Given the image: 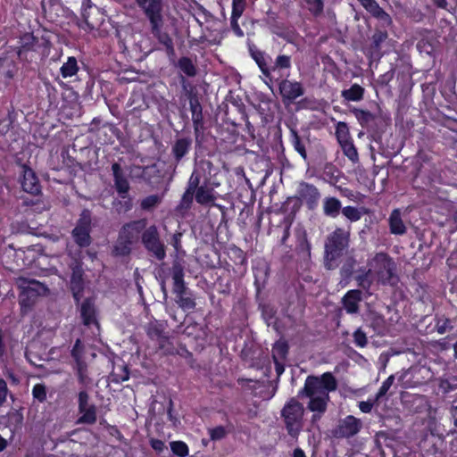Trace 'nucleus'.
Listing matches in <instances>:
<instances>
[{
  "mask_svg": "<svg viewBox=\"0 0 457 457\" xmlns=\"http://www.w3.org/2000/svg\"><path fill=\"white\" fill-rule=\"evenodd\" d=\"M390 231L395 235H403L406 232V227L403 223L401 212L398 209L392 212L389 217Z\"/></svg>",
  "mask_w": 457,
  "mask_h": 457,
  "instance_id": "nucleus-23",
  "label": "nucleus"
},
{
  "mask_svg": "<svg viewBox=\"0 0 457 457\" xmlns=\"http://www.w3.org/2000/svg\"><path fill=\"white\" fill-rule=\"evenodd\" d=\"M159 334H160V330H159L157 328H155V327H154V326H151V327L149 328V329H148V335H149L150 337H155V336H159Z\"/></svg>",
  "mask_w": 457,
  "mask_h": 457,
  "instance_id": "nucleus-61",
  "label": "nucleus"
},
{
  "mask_svg": "<svg viewBox=\"0 0 457 457\" xmlns=\"http://www.w3.org/2000/svg\"><path fill=\"white\" fill-rule=\"evenodd\" d=\"M226 101H227V104H232L235 108H236V111L241 114H245V104L242 101V99H240L239 97H234L233 96H229V97H227L226 98Z\"/></svg>",
  "mask_w": 457,
  "mask_h": 457,
  "instance_id": "nucleus-49",
  "label": "nucleus"
},
{
  "mask_svg": "<svg viewBox=\"0 0 457 457\" xmlns=\"http://www.w3.org/2000/svg\"><path fill=\"white\" fill-rule=\"evenodd\" d=\"M76 370H77V375H78V378H79V381L82 385L87 386V385H89L91 383V379L88 377L87 367L86 362H82V363L77 364L76 365Z\"/></svg>",
  "mask_w": 457,
  "mask_h": 457,
  "instance_id": "nucleus-38",
  "label": "nucleus"
},
{
  "mask_svg": "<svg viewBox=\"0 0 457 457\" xmlns=\"http://www.w3.org/2000/svg\"><path fill=\"white\" fill-rule=\"evenodd\" d=\"M279 93L284 100L290 102L303 95V88L301 83L292 82L287 78H283L277 82Z\"/></svg>",
  "mask_w": 457,
  "mask_h": 457,
  "instance_id": "nucleus-15",
  "label": "nucleus"
},
{
  "mask_svg": "<svg viewBox=\"0 0 457 457\" xmlns=\"http://www.w3.org/2000/svg\"><path fill=\"white\" fill-rule=\"evenodd\" d=\"M142 242L147 251L156 259L162 261L165 258V247L160 240L159 233L155 226H150L145 229L142 234Z\"/></svg>",
  "mask_w": 457,
  "mask_h": 457,
  "instance_id": "nucleus-8",
  "label": "nucleus"
},
{
  "mask_svg": "<svg viewBox=\"0 0 457 457\" xmlns=\"http://www.w3.org/2000/svg\"><path fill=\"white\" fill-rule=\"evenodd\" d=\"M184 272L180 265H174L172 269L173 291L176 295L185 293L186 287L183 280Z\"/></svg>",
  "mask_w": 457,
  "mask_h": 457,
  "instance_id": "nucleus-25",
  "label": "nucleus"
},
{
  "mask_svg": "<svg viewBox=\"0 0 457 457\" xmlns=\"http://www.w3.org/2000/svg\"><path fill=\"white\" fill-rule=\"evenodd\" d=\"M361 300L360 290H350L343 297V304L347 313L353 314L359 311V303Z\"/></svg>",
  "mask_w": 457,
  "mask_h": 457,
  "instance_id": "nucleus-20",
  "label": "nucleus"
},
{
  "mask_svg": "<svg viewBox=\"0 0 457 457\" xmlns=\"http://www.w3.org/2000/svg\"><path fill=\"white\" fill-rule=\"evenodd\" d=\"M450 328V321L448 320H445L444 321V324L442 325H437V332L439 334H444L447 331V329Z\"/></svg>",
  "mask_w": 457,
  "mask_h": 457,
  "instance_id": "nucleus-58",
  "label": "nucleus"
},
{
  "mask_svg": "<svg viewBox=\"0 0 457 457\" xmlns=\"http://www.w3.org/2000/svg\"><path fill=\"white\" fill-rule=\"evenodd\" d=\"M168 415H169L170 420L173 423V425L177 426V423L179 422V420L173 417V415L171 413V408L169 409Z\"/></svg>",
  "mask_w": 457,
  "mask_h": 457,
  "instance_id": "nucleus-64",
  "label": "nucleus"
},
{
  "mask_svg": "<svg viewBox=\"0 0 457 457\" xmlns=\"http://www.w3.org/2000/svg\"><path fill=\"white\" fill-rule=\"evenodd\" d=\"M37 43V38L32 33H25L21 37V45L17 52L19 57L21 56L22 53L33 51Z\"/></svg>",
  "mask_w": 457,
  "mask_h": 457,
  "instance_id": "nucleus-28",
  "label": "nucleus"
},
{
  "mask_svg": "<svg viewBox=\"0 0 457 457\" xmlns=\"http://www.w3.org/2000/svg\"><path fill=\"white\" fill-rule=\"evenodd\" d=\"M440 388L444 392H449L457 388V377L452 376L446 378H442L439 383Z\"/></svg>",
  "mask_w": 457,
  "mask_h": 457,
  "instance_id": "nucleus-42",
  "label": "nucleus"
},
{
  "mask_svg": "<svg viewBox=\"0 0 457 457\" xmlns=\"http://www.w3.org/2000/svg\"><path fill=\"white\" fill-rule=\"evenodd\" d=\"M368 266V270L355 278L363 289H369L374 282L389 283L394 277L395 263L386 253H377L369 261Z\"/></svg>",
  "mask_w": 457,
  "mask_h": 457,
  "instance_id": "nucleus-3",
  "label": "nucleus"
},
{
  "mask_svg": "<svg viewBox=\"0 0 457 457\" xmlns=\"http://www.w3.org/2000/svg\"><path fill=\"white\" fill-rule=\"evenodd\" d=\"M114 184L117 191L120 194H126L129 191V186L127 179L121 171L120 165L119 163H113L112 166Z\"/></svg>",
  "mask_w": 457,
  "mask_h": 457,
  "instance_id": "nucleus-22",
  "label": "nucleus"
},
{
  "mask_svg": "<svg viewBox=\"0 0 457 457\" xmlns=\"http://www.w3.org/2000/svg\"><path fill=\"white\" fill-rule=\"evenodd\" d=\"M342 97L346 101L357 102L363 98L364 88L359 84L352 85L348 89H344L341 93Z\"/></svg>",
  "mask_w": 457,
  "mask_h": 457,
  "instance_id": "nucleus-26",
  "label": "nucleus"
},
{
  "mask_svg": "<svg viewBox=\"0 0 457 457\" xmlns=\"http://www.w3.org/2000/svg\"><path fill=\"white\" fill-rule=\"evenodd\" d=\"M293 457H306V455L302 449L296 448L293 453Z\"/></svg>",
  "mask_w": 457,
  "mask_h": 457,
  "instance_id": "nucleus-62",
  "label": "nucleus"
},
{
  "mask_svg": "<svg viewBox=\"0 0 457 457\" xmlns=\"http://www.w3.org/2000/svg\"><path fill=\"white\" fill-rule=\"evenodd\" d=\"M361 6L375 19H377L380 25L384 28H388L392 25L391 16L379 6L376 0H358Z\"/></svg>",
  "mask_w": 457,
  "mask_h": 457,
  "instance_id": "nucleus-13",
  "label": "nucleus"
},
{
  "mask_svg": "<svg viewBox=\"0 0 457 457\" xmlns=\"http://www.w3.org/2000/svg\"><path fill=\"white\" fill-rule=\"evenodd\" d=\"M179 83L182 87L181 101H188L189 109L192 114H203L200 96L195 86H194L185 76L181 75Z\"/></svg>",
  "mask_w": 457,
  "mask_h": 457,
  "instance_id": "nucleus-9",
  "label": "nucleus"
},
{
  "mask_svg": "<svg viewBox=\"0 0 457 457\" xmlns=\"http://www.w3.org/2000/svg\"><path fill=\"white\" fill-rule=\"evenodd\" d=\"M32 394L35 398L43 402L46 396V387L41 384H37L33 387Z\"/></svg>",
  "mask_w": 457,
  "mask_h": 457,
  "instance_id": "nucleus-50",
  "label": "nucleus"
},
{
  "mask_svg": "<svg viewBox=\"0 0 457 457\" xmlns=\"http://www.w3.org/2000/svg\"><path fill=\"white\" fill-rule=\"evenodd\" d=\"M432 1L439 8L445 9L447 6L446 0H432Z\"/></svg>",
  "mask_w": 457,
  "mask_h": 457,
  "instance_id": "nucleus-60",
  "label": "nucleus"
},
{
  "mask_svg": "<svg viewBox=\"0 0 457 457\" xmlns=\"http://www.w3.org/2000/svg\"><path fill=\"white\" fill-rule=\"evenodd\" d=\"M176 66L187 77H195L197 73L196 66L187 56H182L178 60Z\"/></svg>",
  "mask_w": 457,
  "mask_h": 457,
  "instance_id": "nucleus-27",
  "label": "nucleus"
},
{
  "mask_svg": "<svg viewBox=\"0 0 457 457\" xmlns=\"http://www.w3.org/2000/svg\"><path fill=\"white\" fill-rule=\"evenodd\" d=\"M337 388V380L331 372L320 376H308L301 394L309 399L307 408L314 412L313 418H320L327 411L330 401L329 393Z\"/></svg>",
  "mask_w": 457,
  "mask_h": 457,
  "instance_id": "nucleus-1",
  "label": "nucleus"
},
{
  "mask_svg": "<svg viewBox=\"0 0 457 457\" xmlns=\"http://www.w3.org/2000/svg\"><path fill=\"white\" fill-rule=\"evenodd\" d=\"M375 402H376L375 399L373 401H371V400L361 401L359 403V408L362 412L369 413L371 411Z\"/></svg>",
  "mask_w": 457,
  "mask_h": 457,
  "instance_id": "nucleus-55",
  "label": "nucleus"
},
{
  "mask_svg": "<svg viewBox=\"0 0 457 457\" xmlns=\"http://www.w3.org/2000/svg\"><path fill=\"white\" fill-rule=\"evenodd\" d=\"M212 440H220L226 435V431L223 427H217L210 429L209 431Z\"/></svg>",
  "mask_w": 457,
  "mask_h": 457,
  "instance_id": "nucleus-52",
  "label": "nucleus"
},
{
  "mask_svg": "<svg viewBox=\"0 0 457 457\" xmlns=\"http://www.w3.org/2000/svg\"><path fill=\"white\" fill-rule=\"evenodd\" d=\"M7 392L8 389L6 382L0 378V404H2L6 400Z\"/></svg>",
  "mask_w": 457,
  "mask_h": 457,
  "instance_id": "nucleus-56",
  "label": "nucleus"
},
{
  "mask_svg": "<svg viewBox=\"0 0 457 457\" xmlns=\"http://www.w3.org/2000/svg\"><path fill=\"white\" fill-rule=\"evenodd\" d=\"M212 189L200 187L195 193V200L197 203L204 204L214 201Z\"/></svg>",
  "mask_w": 457,
  "mask_h": 457,
  "instance_id": "nucleus-33",
  "label": "nucleus"
},
{
  "mask_svg": "<svg viewBox=\"0 0 457 457\" xmlns=\"http://www.w3.org/2000/svg\"><path fill=\"white\" fill-rule=\"evenodd\" d=\"M80 417L79 418V423L83 424H93L96 420V410L95 405H90L86 408L79 409Z\"/></svg>",
  "mask_w": 457,
  "mask_h": 457,
  "instance_id": "nucleus-31",
  "label": "nucleus"
},
{
  "mask_svg": "<svg viewBox=\"0 0 457 457\" xmlns=\"http://www.w3.org/2000/svg\"><path fill=\"white\" fill-rule=\"evenodd\" d=\"M176 301L183 309H193L195 307V302L190 297L186 296L185 293L176 295Z\"/></svg>",
  "mask_w": 457,
  "mask_h": 457,
  "instance_id": "nucleus-47",
  "label": "nucleus"
},
{
  "mask_svg": "<svg viewBox=\"0 0 457 457\" xmlns=\"http://www.w3.org/2000/svg\"><path fill=\"white\" fill-rule=\"evenodd\" d=\"M341 202L336 197H326L323 201V212L325 215L336 218L340 212Z\"/></svg>",
  "mask_w": 457,
  "mask_h": 457,
  "instance_id": "nucleus-24",
  "label": "nucleus"
},
{
  "mask_svg": "<svg viewBox=\"0 0 457 457\" xmlns=\"http://www.w3.org/2000/svg\"><path fill=\"white\" fill-rule=\"evenodd\" d=\"M433 378L434 372L430 367L418 363L403 370L398 376V381L402 387L415 388L427 384Z\"/></svg>",
  "mask_w": 457,
  "mask_h": 457,
  "instance_id": "nucleus-6",
  "label": "nucleus"
},
{
  "mask_svg": "<svg viewBox=\"0 0 457 457\" xmlns=\"http://www.w3.org/2000/svg\"><path fill=\"white\" fill-rule=\"evenodd\" d=\"M162 202V196L159 195H152L146 196L141 201L140 206L143 210L149 211L157 206Z\"/></svg>",
  "mask_w": 457,
  "mask_h": 457,
  "instance_id": "nucleus-37",
  "label": "nucleus"
},
{
  "mask_svg": "<svg viewBox=\"0 0 457 457\" xmlns=\"http://www.w3.org/2000/svg\"><path fill=\"white\" fill-rule=\"evenodd\" d=\"M198 183H199L198 176L195 175V173H193L189 179L188 189L185 193L184 198H186L187 195H192V194H193L194 190L195 189V187H197Z\"/></svg>",
  "mask_w": 457,
  "mask_h": 457,
  "instance_id": "nucleus-51",
  "label": "nucleus"
},
{
  "mask_svg": "<svg viewBox=\"0 0 457 457\" xmlns=\"http://www.w3.org/2000/svg\"><path fill=\"white\" fill-rule=\"evenodd\" d=\"M298 250L303 259H309L311 257V244L307 240L305 233H303L299 240Z\"/></svg>",
  "mask_w": 457,
  "mask_h": 457,
  "instance_id": "nucleus-40",
  "label": "nucleus"
},
{
  "mask_svg": "<svg viewBox=\"0 0 457 457\" xmlns=\"http://www.w3.org/2000/svg\"><path fill=\"white\" fill-rule=\"evenodd\" d=\"M395 68L391 67V69L389 71L379 75L378 79L376 80L377 85L379 86L380 87H387L395 77Z\"/></svg>",
  "mask_w": 457,
  "mask_h": 457,
  "instance_id": "nucleus-39",
  "label": "nucleus"
},
{
  "mask_svg": "<svg viewBox=\"0 0 457 457\" xmlns=\"http://www.w3.org/2000/svg\"><path fill=\"white\" fill-rule=\"evenodd\" d=\"M90 214L87 211H84L77 226L72 231V237L75 242L81 247L87 246L90 244Z\"/></svg>",
  "mask_w": 457,
  "mask_h": 457,
  "instance_id": "nucleus-11",
  "label": "nucleus"
},
{
  "mask_svg": "<svg viewBox=\"0 0 457 457\" xmlns=\"http://www.w3.org/2000/svg\"><path fill=\"white\" fill-rule=\"evenodd\" d=\"M170 445L172 453L177 456L186 457L188 455V446L183 441H173Z\"/></svg>",
  "mask_w": 457,
  "mask_h": 457,
  "instance_id": "nucleus-36",
  "label": "nucleus"
},
{
  "mask_svg": "<svg viewBox=\"0 0 457 457\" xmlns=\"http://www.w3.org/2000/svg\"><path fill=\"white\" fill-rule=\"evenodd\" d=\"M342 212L351 221H357L361 217V212L353 206L344 207Z\"/></svg>",
  "mask_w": 457,
  "mask_h": 457,
  "instance_id": "nucleus-46",
  "label": "nucleus"
},
{
  "mask_svg": "<svg viewBox=\"0 0 457 457\" xmlns=\"http://www.w3.org/2000/svg\"><path fill=\"white\" fill-rule=\"evenodd\" d=\"M150 444L153 449L159 453L162 452L163 449L165 448L164 443L159 439H151Z\"/></svg>",
  "mask_w": 457,
  "mask_h": 457,
  "instance_id": "nucleus-57",
  "label": "nucleus"
},
{
  "mask_svg": "<svg viewBox=\"0 0 457 457\" xmlns=\"http://www.w3.org/2000/svg\"><path fill=\"white\" fill-rule=\"evenodd\" d=\"M191 140L187 138H179L173 145V153L177 160H180L189 150Z\"/></svg>",
  "mask_w": 457,
  "mask_h": 457,
  "instance_id": "nucleus-32",
  "label": "nucleus"
},
{
  "mask_svg": "<svg viewBox=\"0 0 457 457\" xmlns=\"http://www.w3.org/2000/svg\"><path fill=\"white\" fill-rule=\"evenodd\" d=\"M23 179L21 186L24 191L36 195L39 192L40 187L38 179L36 177L34 171L26 166H23Z\"/></svg>",
  "mask_w": 457,
  "mask_h": 457,
  "instance_id": "nucleus-18",
  "label": "nucleus"
},
{
  "mask_svg": "<svg viewBox=\"0 0 457 457\" xmlns=\"http://www.w3.org/2000/svg\"><path fill=\"white\" fill-rule=\"evenodd\" d=\"M292 68V58L290 55L279 54L275 62L270 63V78H266L271 83L278 82L280 79L288 78Z\"/></svg>",
  "mask_w": 457,
  "mask_h": 457,
  "instance_id": "nucleus-10",
  "label": "nucleus"
},
{
  "mask_svg": "<svg viewBox=\"0 0 457 457\" xmlns=\"http://www.w3.org/2000/svg\"><path fill=\"white\" fill-rule=\"evenodd\" d=\"M272 351L274 358H276L277 355L284 357L287 353V345L283 342H278L275 344Z\"/></svg>",
  "mask_w": 457,
  "mask_h": 457,
  "instance_id": "nucleus-53",
  "label": "nucleus"
},
{
  "mask_svg": "<svg viewBox=\"0 0 457 457\" xmlns=\"http://www.w3.org/2000/svg\"><path fill=\"white\" fill-rule=\"evenodd\" d=\"M344 154L353 162L358 161V153L352 141L340 145Z\"/></svg>",
  "mask_w": 457,
  "mask_h": 457,
  "instance_id": "nucleus-44",
  "label": "nucleus"
},
{
  "mask_svg": "<svg viewBox=\"0 0 457 457\" xmlns=\"http://www.w3.org/2000/svg\"><path fill=\"white\" fill-rule=\"evenodd\" d=\"M292 144L295 150L303 157V160L307 159V153L304 144L301 141L298 135L294 131L292 135Z\"/></svg>",
  "mask_w": 457,
  "mask_h": 457,
  "instance_id": "nucleus-41",
  "label": "nucleus"
},
{
  "mask_svg": "<svg viewBox=\"0 0 457 457\" xmlns=\"http://www.w3.org/2000/svg\"><path fill=\"white\" fill-rule=\"evenodd\" d=\"M180 237H181V234L180 233H176L173 235L172 237V245L173 246L178 250L179 247V243H180Z\"/></svg>",
  "mask_w": 457,
  "mask_h": 457,
  "instance_id": "nucleus-59",
  "label": "nucleus"
},
{
  "mask_svg": "<svg viewBox=\"0 0 457 457\" xmlns=\"http://www.w3.org/2000/svg\"><path fill=\"white\" fill-rule=\"evenodd\" d=\"M80 315L83 323L87 326L97 324L96 318V309L92 299H86L80 307Z\"/></svg>",
  "mask_w": 457,
  "mask_h": 457,
  "instance_id": "nucleus-21",
  "label": "nucleus"
},
{
  "mask_svg": "<svg viewBox=\"0 0 457 457\" xmlns=\"http://www.w3.org/2000/svg\"><path fill=\"white\" fill-rule=\"evenodd\" d=\"M84 353V346L81 344V341L78 339L71 350V356L74 358L76 361V365L79 363L85 362L83 359Z\"/></svg>",
  "mask_w": 457,
  "mask_h": 457,
  "instance_id": "nucleus-43",
  "label": "nucleus"
},
{
  "mask_svg": "<svg viewBox=\"0 0 457 457\" xmlns=\"http://www.w3.org/2000/svg\"><path fill=\"white\" fill-rule=\"evenodd\" d=\"M137 5L147 18L150 24V31L153 37L164 48L169 57L175 55V48L172 37L163 29L164 20L162 16L163 0H134Z\"/></svg>",
  "mask_w": 457,
  "mask_h": 457,
  "instance_id": "nucleus-2",
  "label": "nucleus"
},
{
  "mask_svg": "<svg viewBox=\"0 0 457 457\" xmlns=\"http://www.w3.org/2000/svg\"><path fill=\"white\" fill-rule=\"evenodd\" d=\"M79 400V409L86 408L90 406L89 403V396L86 391H80L78 395Z\"/></svg>",
  "mask_w": 457,
  "mask_h": 457,
  "instance_id": "nucleus-54",
  "label": "nucleus"
},
{
  "mask_svg": "<svg viewBox=\"0 0 457 457\" xmlns=\"http://www.w3.org/2000/svg\"><path fill=\"white\" fill-rule=\"evenodd\" d=\"M361 428V420L349 415L339 421L337 427L333 431V435L336 437H351L356 435Z\"/></svg>",
  "mask_w": 457,
  "mask_h": 457,
  "instance_id": "nucleus-12",
  "label": "nucleus"
},
{
  "mask_svg": "<svg viewBox=\"0 0 457 457\" xmlns=\"http://www.w3.org/2000/svg\"><path fill=\"white\" fill-rule=\"evenodd\" d=\"M7 446V441L0 435V452L4 451Z\"/></svg>",
  "mask_w": 457,
  "mask_h": 457,
  "instance_id": "nucleus-63",
  "label": "nucleus"
},
{
  "mask_svg": "<svg viewBox=\"0 0 457 457\" xmlns=\"http://www.w3.org/2000/svg\"><path fill=\"white\" fill-rule=\"evenodd\" d=\"M353 340H354V344L358 347H361V348L366 346L367 343H368L367 336L361 328H358L357 330L354 331Z\"/></svg>",
  "mask_w": 457,
  "mask_h": 457,
  "instance_id": "nucleus-48",
  "label": "nucleus"
},
{
  "mask_svg": "<svg viewBox=\"0 0 457 457\" xmlns=\"http://www.w3.org/2000/svg\"><path fill=\"white\" fill-rule=\"evenodd\" d=\"M71 286L75 300L79 301L80 297L79 294L82 290V270L79 268L73 270Z\"/></svg>",
  "mask_w": 457,
  "mask_h": 457,
  "instance_id": "nucleus-29",
  "label": "nucleus"
},
{
  "mask_svg": "<svg viewBox=\"0 0 457 457\" xmlns=\"http://www.w3.org/2000/svg\"><path fill=\"white\" fill-rule=\"evenodd\" d=\"M251 57L254 60L262 73L265 78H270V62L271 61L270 56L265 54V52L254 47L250 48Z\"/></svg>",
  "mask_w": 457,
  "mask_h": 457,
  "instance_id": "nucleus-19",
  "label": "nucleus"
},
{
  "mask_svg": "<svg viewBox=\"0 0 457 457\" xmlns=\"http://www.w3.org/2000/svg\"><path fill=\"white\" fill-rule=\"evenodd\" d=\"M246 7L247 0H232L230 28L233 33L238 37H242L245 35L243 29L240 28L238 21L246 10Z\"/></svg>",
  "mask_w": 457,
  "mask_h": 457,
  "instance_id": "nucleus-16",
  "label": "nucleus"
},
{
  "mask_svg": "<svg viewBox=\"0 0 457 457\" xmlns=\"http://www.w3.org/2000/svg\"><path fill=\"white\" fill-rule=\"evenodd\" d=\"M350 232L341 228H336L327 237L325 243V265L328 269L337 266V259L342 256L349 245Z\"/></svg>",
  "mask_w": 457,
  "mask_h": 457,
  "instance_id": "nucleus-4",
  "label": "nucleus"
},
{
  "mask_svg": "<svg viewBox=\"0 0 457 457\" xmlns=\"http://www.w3.org/2000/svg\"><path fill=\"white\" fill-rule=\"evenodd\" d=\"M78 71V62L74 56L68 57L67 62L60 68L61 75L64 79L74 76Z\"/></svg>",
  "mask_w": 457,
  "mask_h": 457,
  "instance_id": "nucleus-30",
  "label": "nucleus"
},
{
  "mask_svg": "<svg viewBox=\"0 0 457 457\" xmlns=\"http://www.w3.org/2000/svg\"><path fill=\"white\" fill-rule=\"evenodd\" d=\"M304 409L301 403L292 398L284 406L281 415L284 419L288 434L297 437L303 428Z\"/></svg>",
  "mask_w": 457,
  "mask_h": 457,
  "instance_id": "nucleus-7",
  "label": "nucleus"
},
{
  "mask_svg": "<svg viewBox=\"0 0 457 457\" xmlns=\"http://www.w3.org/2000/svg\"><path fill=\"white\" fill-rule=\"evenodd\" d=\"M336 135L340 145L351 141L348 127L345 122H338Z\"/></svg>",
  "mask_w": 457,
  "mask_h": 457,
  "instance_id": "nucleus-35",
  "label": "nucleus"
},
{
  "mask_svg": "<svg viewBox=\"0 0 457 457\" xmlns=\"http://www.w3.org/2000/svg\"><path fill=\"white\" fill-rule=\"evenodd\" d=\"M296 194L297 197L304 202L310 209L317 206L320 197L319 189L314 185L306 182L299 183Z\"/></svg>",
  "mask_w": 457,
  "mask_h": 457,
  "instance_id": "nucleus-14",
  "label": "nucleus"
},
{
  "mask_svg": "<svg viewBox=\"0 0 457 457\" xmlns=\"http://www.w3.org/2000/svg\"><path fill=\"white\" fill-rule=\"evenodd\" d=\"M394 381H395V375H391L382 383L380 388L378 389V391L376 395L375 401H378L381 397L386 395V394L388 392V390L392 386Z\"/></svg>",
  "mask_w": 457,
  "mask_h": 457,
  "instance_id": "nucleus-45",
  "label": "nucleus"
},
{
  "mask_svg": "<svg viewBox=\"0 0 457 457\" xmlns=\"http://www.w3.org/2000/svg\"><path fill=\"white\" fill-rule=\"evenodd\" d=\"M145 220H135L124 225L114 245V253L121 256L129 254L131 245L138 240L141 232L145 229Z\"/></svg>",
  "mask_w": 457,
  "mask_h": 457,
  "instance_id": "nucleus-5",
  "label": "nucleus"
},
{
  "mask_svg": "<svg viewBox=\"0 0 457 457\" xmlns=\"http://www.w3.org/2000/svg\"><path fill=\"white\" fill-rule=\"evenodd\" d=\"M308 11L314 16L319 17L324 11L323 0H304Z\"/></svg>",
  "mask_w": 457,
  "mask_h": 457,
  "instance_id": "nucleus-34",
  "label": "nucleus"
},
{
  "mask_svg": "<svg viewBox=\"0 0 457 457\" xmlns=\"http://www.w3.org/2000/svg\"><path fill=\"white\" fill-rule=\"evenodd\" d=\"M387 37L388 34L386 30L376 29L374 31L368 47V54L371 58H380L382 56L381 46Z\"/></svg>",
  "mask_w": 457,
  "mask_h": 457,
  "instance_id": "nucleus-17",
  "label": "nucleus"
}]
</instances>
